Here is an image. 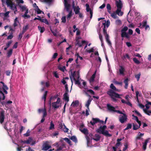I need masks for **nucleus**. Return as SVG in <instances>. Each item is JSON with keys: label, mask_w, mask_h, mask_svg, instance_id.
Returning <instances> with one entry per match:
<instances>
[{"label": "nucleus", "mask_w": 151, "mask_h": 151, "mask_svg": "<svg viewBox=\"0 0 151 151\" xmlns=\"http://www.w3.org/2000/svg\"><path fill=\"white\" fill-rule=\"evenodd\" d=\"M1 83L2 84L0 85V106H2L4 105L6 106L7 105L12 104V102L10 100L6 102L3 101L5 99L4 94H6L8 93L7 90L9 89V88L4 82Z\"/></svg>", "instance_id": "obj_1"}, {"label": "nucleus", "mask_w": 151, "mask_h": 151, "mask_svg": "<svg viewBox=\"0 0 151 151\" xmlns=\"http://www.w3.org/2000/svg\"><path fill=\"white\" fill-rule=\"evenodd\" d=\"M106 106L108 110L110 112H116L118 113L123 115H120L119 116V121L121 123H123L127 121V116L126 114L123 113L119 110H116L115 107L109 104H107Z\"/></svg>", "instance_id": "obj_2"}, {"label": "nucleus", "mask_w": 151, "mask_h": 151, "mask_svg": "<svg viewBox=\"0 0 151 151\" xmlns=\"http://www.w3.org/2000/svg\"><path fill=\"white\" fill-rule=\"evenodd\" d=\"M111 88L109 89L107 92V94L111 97L112 100L114 101H116L117 99L116 98L122 99L120 96L119 94L116 93L114 91H118V89H117L113 84L111 83L110 86Z\"/></svg>", "instance_id": "obj_3"}, {"label": "nucleus", "mask_w": 151, "mask_h": 151, "mask_svg": "<svg viewBox=\"0 0 151 151\" xmlns=\"http://www.w3.org/2000/svg\"><path fill=\"white\" fill-rule=\"evenodd\" d=\"M106 125H103V126H100L99 128L96 130V132L100 134H103L106 136H108L111 137V135L109 134L108 132L106 130L105 131V129L106 128Z\"/></svg>", "instance_id": "obj_4"}, {"label": "nucleus", "mask_w": 151, "mask_h": 151, "mask_svg": "<svg viewBox=\"0 0 151 151\" xmlns=\"http://www.w3.org/2000/svg\"><path fill=\"white\" fill-rule=\"evenodd\" d=\"M13 0H6V3L7 6L10 7L11 9L14 11V13L17 11V7L15 6V3L13 2Z\"/></svg>", "instance_id": "obj_5"}, {"label": "nucleus", "mask_w": 151, "mask_h": 151, "mask_svg": "<svg viewBox=\"0 0 151 151\" xmlns=\"http://www.w3.org/2000/svg\"><path fill=\"white\" fill-rule=\"evenodd\" d=\"M128 28L127 26H124L121 30V36L122 38V40H123V38L125 37L127 39H129V35L128 33L126 32V31L127 30Z\"/></svg>", "instance_id": "obj_6"}, {"label": "nucleus", "mask_w": 151, "mask_h": 151, "mask_svg": "<svg viewBox=\"0 0 151 151\" xmlns=\"http://www.w3.org/2000/svg\"><path fill=\"white\" fill-rule=\"evenodd\" d=\"M111 16L114 19H116L119 18L117 16V14L119 16H122L123 14V12H120L119 10H116L115 12H113V13L110 14Z\"/></svg>", "instance_id": "obj_7"}, {"label": "nucleus", "mask_w": 151, "mask_h": 151, "mask_svg": "<svg viewBox=\"0 0 151 151\" xmlns=\"http://www.w3.org/2000/svg\"><path fill=\"white\" fill-rule=\"evenodd\" d=\"M83 91L85 92V94L86 95H87L89 97H90L89 99H88V100L87 101L86 104V105H85L88 108V109L89 110V106L91 104V101L93 100V99L92 98H91V96H90V95H89V94H88V93H87V92H86L85 91L83 90Z\"/></svg>", "instance_id": "obj_8"}, {"label": "nucleus", "mask_w": 151, "mask_h": 151, "mask_svg": "<svg viewBox=\"0 0 151 151\" xmlns=\"http://www.w3.org/2000/svg\"><path fill=\"white\" fill-rule=\"evenodd\" d=\"M116 4L117 7V10H119L120 12H122L121 9L122 6V1L120 0H119V1H116Z\"/></svg>", "instance_id": "obj_9"}, {"label": "nucleus", "mask_w": 151, "mask_h": 151, "mask_svg": "<svg viewBox=\"0 0 151 151\" xmlns=\"http://www.w3.org/2000/svg\"><path fill=\"white\" fill-rule=\"evenodd\" d=\"M51 148V146L50 145L47 143H45L43 144L42 150L44 151H47Z\"/></svg>", "instance_id": "obj_10"}, {"label": "nucleus", "mask_w": 151, "mask_h": 151, "mask_svg": "<svg viewBox=\"0 0 151 151\" xmlns=\"http://www.w3.org/2000/svg\"><path fill=\"white\" fill-rule=\"evenodd\" d=\"M4 111H2L1 112L0 114V122L1 124H2L5 118V116L4 115Z\"/></svg>", "instance_id": "obj_11"}, {"label": "nucleus", "mask_w": 151, "mask_h": 151, "mask_svg": "<svg viewBox=\"0 0 151 151\" xmlns=\"http://www.w3.org/2000/svg\"><path fill=\"white\" fill-rule=\"evenodd\" d=\"M99 122V119L98 118H93L92 119V121H91L90 123L92 126H94L95 124Z\"/></svg>", "instance_id": "obj_12"}, {"label": "nucleus", "mask_w": 151, "mask_h": 151, "mask_svg": "<svg viewBox=\"0 0 151 151\" xmlns=\"http://www.w3.org/2000/svg\"><path fill=\"white\" fill-rule=\"evenodd\" d=\"M62 127H64V130L65 132H68V129L66 127L64 124L60 123L59 124V128L61 129V128H62Z\"/></svg>", "instance_id": "obj_13"}, {"label": "nucleus", "mask_w": 151, "mask_h": 151, "mask_svg": "<svg viewBox=\"0 0 151 151\" xmlns=\"http://www.w3.org/2000/svg\"><path fill=\"white\" fill-rule=\"evenodd\" d=\"M65 7L67 12H68L70 7V4L68 3L67 0H64Z\"/></svg>", "instance_id": "obj_14"}, {"label": "nucleus", "mask_w": 151, "mask_h": 151, "mask_svg": "<svg viewBox=\"0 0 151 151\" xmlns=\"http://www.w3.org/2000/svg\"><path fill=\"white\" fill-rule=\"evenodd\" d=\"M150 139L148 138L145 140V142L143 143V149L144 150H145L146 149L147 143L149 142Z\"/></svg>", "instance_id": "obj_15"}, {"label": "nucleus", "mask_w": 151, "mask_h": 151, "mask_svg": "<svg viewBox=\"0 0 151 151\" xmlns=\"http://www.w3.org/2000/svg\"><path fill=\"white\" fill-rule=\"evenodd\" d=\"M73 9L75 14H77L79 13L80 8L78 6H77V7L73 8Z\"/></svg>", "instance_id": "obj_16"}, {"label": "nucleus", "mask_w": 151, "mask_h": 151, "mask_svg": "<svg viewBox=\"0 0 151 151\" xmlns=\"http://www.w3.org/2000/svg\"><path fill=\"white\" fill-rule=\"evenodd\" d=\"M68 93H65L63 95V99L64 100L68 102L69 101V97L68 94Z\"/></svg>", "instance_id": "obj_17"}, {"label": "nucleus", "mask_w": 151, "mask_h": 151, "mask_svg": "<svg viewBox=\"0 0 151 151\" xmlns=\"http://www.w3.org/2000/svg\"><path fill=\"white\" fill-rule=\"evenodd\" d=\"M96 71L92 75V76L89 79V82L90 83L93 82L94 81V78L95 77L96 75Z\"/></svg>", "instance_id": "obj_18"}, {"label": "nucleus", "mask_w": 151, "mask_h": 151, "mask_svg": "<svg viewBox=\"0 0 151 151\" xmlns=\"http://www.w3.org/2000/svg\"><path fill=\"white\" fill-rule=\"evenodd\" d=\"M103 24L104 25V27L103 28V33L105 36V37H106V35H109L107 33L106 30V23H103Z\"/></svg>", "instance_id": "obj_19"}, {"label": "nucleus", "mask_w": 151, "mask_h": 151, "mask_svg": "<svg viewBox=\"0 0 151 151\" xmlns=\"http://www.w3.org/2000/svg\"><path fill=\"white\" fill-rule=\"evenodd\" d=\"M25 11L26 12H25L24 14L22 15V17L24 18H25L26 17L27 18H30V16L27 14L28 12V9H27Z\"/></svg>", "instance_id": "obj_20"}, {"label": "nucleus", "mask_w": 151, "mask_h": 151, "mask_svg": "<svg viewBox=\"0 0 151 151\" xmlns=\"http://www.w3.org/2000/svg\"><path fill=\"white\" fill-rule=\"evenodd\" d=\"M95 138H93L94 140L96 141H98L100 140L101 137L99 134H95Z\"/></svg>", "instance_id": "obj_21"}, {"label": "nucleus", "mask_w": 151, "mask_h": 151, "mask_svg": "<svg viewBox=\"0 0 151 151\" xmlns=\"http://www.w3.org/2000/svg\"><path fill=\"white\" fill-rule=\"evenodd\" d=\"M120 68L119 69V72L122 75H124V73L125 70L124 68L122 66H120Z\"/></svg>", "instance_id": "obj_22"}, {"label": "nucleus", "mask_w": 151, "mask_h": 151, "mask_svg": "<svg viewBox=\"0 0 151 151\" xmlns=\"http://www.w3.org/2000/svg\"><path fill=\"white\" fill-rule=\"evenodd\" d=\"M129 81V79L128 78H127L126 79H125L124 81V83L125 84V85L124 86V88L125 89H127V88L128 85V82Z\"/></svg>", "instance_id": "obj_23"}, {"label": "nucleus", "mask_w": 151, "mask_h": 151, "mask_svg": "<svg viewBox=\"0 0 151 151\" xmlns=\"http://www.w3.org/2000/svg\"><path fill=\"white\" fill-rule=\"evenodd\" d=\"M52 107L54 109H58L59 107V105L56 104L55 102H53L52 104Z\"/></svg>", "instance_id": "obj_24"}, {"label": "nucleus", "mask_w": 151, "mask_h": 151, "mask_svg": "<svg viewBox=\"0 0 151 151\" xmlns=\"http://www.w3.org/2000/svg\"><path fill=\"white\" fill-rule=\"evenodd\" d=\"M80 37H77L76 39V42H77L76 45H77L79 47H81L82 46V43L81 44L80 43V41L79 40V39H80Z\"/></svg>", "instance_id": "obj_25"}, {"label": "nucleus", "mask_w": 151, "mask_h": 151, "mask_svg": "<svg viewBox=\"0 0 151 151\" xmlns=\"http://www.w3.org/2000/svg\"><path fill=\"white\" fill-rule=\"evenodd\" d=\"M80 130L82 133H84L86 135H87L88 134V130L86 128H84L82 130L80 129Z\"/></svg>", "instance_id": "obj_26"}, {"label": "nucleus", "mask_w": 151, "mask_h": 151, "mask_svg": "<svg viewBox=\"0 0 151 151\" xmlns=\"http://www.w3.org/2000/svg\"><path fill=\"white\" fill-rule=\"evenodd\" d=\"M106 8L108 13L109 14H111V7L109 4H107L106 5Z\"/></svg>", "instance_id": "obj_27"}, {"label": "nucleus", "mask_w": 151, "mask_h": 151, "mask_svg": "<svg viewBox=\"0 0 151 151\" xmlns=\"http://www.w3.org/2000/svg\"><path fill=\"white\" fill-rule=\"evenodd\" d=\"M28 29V25H26L25 26H24L23 27L22 33L24 34Z\"/></svg>", "instance_id": "obj_28"}, {"label": "nucleus", "mask_w": 151, "mask_h": 151, "mask_svg": "<svg viewBox=\"0 0 151 151\" xmlns=\"http://www.w3.org/2000/svg\"><path fill=\"white\" fill-rule=\"evenodd\" d=\"M70 139L76 143H77L78 142L77 138L75 136H73L71 137Z\"/></svg>", "instance_id": "obj_29"}, {"label": "nucleus", "mask_w": 151, "mask_h": 151, "mask_svg": "<svg viewBox=\"0 0 151 151\" xmlns=\"http://www.w3.org/2000/svg\"><path fill=\"white\" fill-rule=\"evenodd\" d=\"M38 29L40 31L41 33H42L45 31V28L44 27H41L38 26Z\"/></svg>", "instance_id": "obj_30"}, {"label": "nucleus", "mask_w": 151, "mask_h": 151, "mask_svg": "<svg viewBox=\"0 0 151 151\" xmlns=\"http://www.w3.org/2000/svg\"><path fill=\"white\" fill-rule=\"evenodd\" d=\"M55 129V125L52 121L50 122V126L49 127V130H52Z\"/></svg>", "instance_id": "obj_31"}, {"label": "nucleus", "mask_w": 151, "mask_h": 151, "mask_svg": "<svg viewBox=\"0 0 151 151\" xmlns=\"http://www.w3.org/2000/svg\"><path fill=\"white\" fill-rule=\"evenodd\" d=\"M13 52V50L12 49H10L7 53V57H9L12 55Z\"/></svg>", "instance_id": "obj_32"}, {"label": "nucleus", "mask_w": 151, "mask_h": 151, "mask_svg": "<svg viewBox=\"0 0 151 151\" xmlns=\"http://www.w3.org/2000/svg\"><path fill=\"white\" fill-rule=\"evenodd\" d=\"M115 24L117 25H120L122 24V22L121 20L117 19L115 21Z\"/></svg>", "instance_id": "obj_33"}, {"label": "nucleus", "mask_w": 151, "mask_h": 151, "mask_svg": "<svg viewBox=\"0 0 151 151\" xmlns=\"http://www.w3.org/2000/svg\"><path fill=\"white\" fill-rule=\"evenodd\" d=\"M133 60L134 63L137 64H139L140 63V62L137 60L136 58H133Z\"/></svg>", "instance_id": "obj_34"}, {"label": "nucleus", "mask_w": 151, "mask_h": 151, "mask_svg": "<svg viewBox=\"0 0 151 151\" xmlns=\"http://www.w3.org/2000/svg\"><path fill=\"white\" fill-rule=\"evenodd\" d=\"M140 128L139 126H138L137 124H133V129L134 130H137Z\"/></svg>", "instance_id": "obj_35"}, {"label": "nucleus", "mask_w": 151, "mask_h": 151, "mask_svg": "<svg viewBox=\"0 0 151 151\" xmlns=\"http://www.w3.org/2000/svg\"><path fill=\"white\" fill-rule=\"evenodd\" d=\"M47 91H46L45 92V93L44 94V95H43V96H42V99H44V102H45V100H46V96H47Z\"/></svg>", "instance_id": "obj_36"}, {"label": "nucleus", "mask_w": 151, "mask_h": 151, "mask_svg": "<svg viewBox=\"0 0 151 151\" xmlns=\"http://www.w3.org/2000/svg\"><path fill=\"white\" fill-rule=\"evenodd\" d=\"M143 111L145 112V113L149 116H150V113H151V111L150 110H148L147 109H143Z\"/></svg>", "instance_id": "obj_37"}, {"label": "nucleus", "mask_w": 151, "mask_h": 151, "mask_svg": "<svg viewBox=\"0 0 151 151\" xmlns=\"http://www.w3.org/2000/svg\"><path fill=\"white\" fill-rule=\"evenodd\" d=\"M79 104V101L78 100L75 101H73L72 104V105L73 106H75L77 105H78Z\"/></svg>", "instance_id": "obj_38"}, {"label": "nucleus", "mask_w": 151, "mask_h": 151, "mask_svg": "<svg viewBox=\"0 0 151 151\" xmlns=\"http://www.w3.org/2000/svg\"><path fill=\"white\" fill-rule=\"evenodd\" d=\"M132 127V124L130 123H129L127 124V127L124 129V130H126L128 129H131Z\"/></svg>", "instance_id": "obj_39"}, {"label": "nucleus", "mask_w": 151, "mask_h": 151, "mask_svg": "<svg viewBox=\"0 0 151 151\" xmlns=\"http://www.w3.org/2000/svg\"><path fill=\"white\" fill-rule=\"evenodd\" d=\"M86 10L87 12H89L91 10V8H90L89 4H86Z\"/></svg>", "instance_id": "obj_40"}, {"label": "nucleus", "mask_w": 151, "mask_h": 151, "mask_svg": "<svg viewBox=\"0 0 151 151\" xmlns=\"http://www.w3.org/2000/svg\"><path fill=\"white\" fill-rule=\"evenodd\" d=\"M41 22H43L45 23L46 24H49V22L46 19H42V20H41Z\"/></svg>", "instance_id": "obj_41"}, {"label": "nucleus", "mask_w": 151, "mask_h": 151, "mask_svg": "<svg viewBox=\"0 0 151 151\" xmlns=\"http://www.w3.org/2000/svg\"><path fill=\"white\" fill-rule=\"evenodd\" d=\"M72 10L70 11H69V13L67 16V19H70V17H71L72 15Z\"/></svg>", "instance_id": "obj_42"}, {"label": "nucleus", "mask_w": 151, "mask_h": 151, "mask_svg": "<svg viewBox=\"0 0 151 151\" xmlns=\"http://www.w3.org/2000/svg\"><path fill=\"white\" fill-rule=\"evenodd\" d=\"M81 43H82V45L84 44H86V45L84 47V49H85L87 47V45L88 44V42H87L84 40H82L81 42Z\"/></svg>", "instance_id": "obj_43"}, {"label": "nucleus", "mask_w": 151, "mask_h": 151, "mask_svg": "<svg viewBox=\"0 0 151 151\" xmlns=\"http://www.w3.org/2000/svg\"><path fill=\"white\" fill-rule=\"evenodd\" d=\"M19 6L20 7L22 12H23L24 11L26 10L27 9V7L26 6Z\"/></svg>", "instance_id": "obj_44"}, {"label": "nucleus", "mask_w": 151, "mask_h": 151, "mask_svg": "<svg viewBox=\"0 0 151 151\" xmlns=\"http://www.w3.org/2000/svg\"><path fill=\"white\" fill-rule=\"evenodd\" d=\"M32 139L31 137H29V138L27 140V144H29L31 143V142L32 141Z\"/></svg>", "instance_id": "obj_45"}, {"label": "nucleus", "mask_w": 151, "mask_h": 151, "mask_svg": "<svg viewBox=\"0 0 151 151\" xmlns=\"http://www.w3.org/2000/svg\"><path fill=\"white\" fill-rule=\"evenodd\" d=\"M141 74L140 73H139V74L135 75V77L137 79V81H139V79L140 78V76Z\"/></svg>", "instance_id": "obj_46"}, {"label": "nucleus", "mask_w": 151, "mask_h": 151, "mask_svg": "<svg viewBox=\"0 0 151 151\" xmlns=\"http://www.w3.org/2000/svg\"><path fill=\"white\" fill-rule=\"evenodd\" d=\"M30 131L29 129L28 130L27 132L24 134V135L25 137H28L30 135Z\"/></svg>", "instance_id": "obj_47"}, {"label": "nucleus", "mask_w": 151, "mask_h": 151, "mask_svg": "<svg viewBox=\"0 0 151 151\" xmlns=\"http://www.w3.org/2000/svg\"><path fill=\"white\" fill-rule=\"evenodd\" d=\"M65 93H68L69 92L68 88V85L67 84H66L65 85Z\"/></svg>", "instance_id": "obj_48"}, {"label": "nucleus", "mask_w": 151, "mask_h": 151, "mask_svg": "<svg viewBox=\"0 0 151 151\" xmlns=\"http://www.w3.org/2000/svg\"><path fill=\"white\" fill-rule=\"evenodd\" d=\"M43 115L42 117L44 118L47 115V113L46 110L45 109H44L43 111Z\"/></svg>", "instance_id": "obj_49"}, {"label": "nucleus", "mask_w": 151, "mask_h": 151, "mask_svg": "<svg viewBox=\"0 0 151 151\" xmlns=\"http://www.w3.org/2000/svg\"><path fill=\"white\" fill-rule=\"evenodd\" d=\"M135 93L136 94V97L137 98V101L138 102V103H139V101L138 98V95L139 94V91H136Z\"/></svg>", "instance_id": "obj_50"}, {"label": "nucleus", "mask_w": 151, "mask_h": 151, "mask_svg": "<svg viewBox=\"0 0 151 151\" xmlns=\"http://www.w3.org/2000/svg\"><path fill=\"white\" fill-rule=\"evenodd\" d=\"M17 3L18 4H23L24 1L23 0H15Z\"/></svg>", "instance_id": "obj_51"}, {"label": "nucleus", "mask_w": 151, "mask_h": 151, "mask_svg": "<svg viewBox=\"0 0 151 151\" xmlns=\"http://www.w3.org/2000/svg\"><path fill=\"white\" fill-rule=\"evenodd\" d=\"M62 22L63 23H65L66 22V17L65 16L63 17L61 19Z\"/></svg>", "instance_id": "obj_52"}, {"label": "nucleus", "mask_w": 151, "mask_h": 151, "mask_svg": "<svg viewBox=\"0 0 151 151\" xmlns=\"http://www.w3.org/2000/svg\"><path fill=\"white\" fill-rule=\"evenodd\" d=\"M74 80L75 81V83L76 84H78V85L80 84L81 83L79 80H76V79L74 78Z\"/></svg>", "instance_id": "obj_53"}, {"label": "nucleus", "mask_w": 151, "mask_h": 151, "mask_svg": "<svg viewBox=\"0 0 151 151\" xmlns=\"http://www.w3.org/2000/svg\"><path fill=\"white\" fill-rule=\"evenodd\" d=\"M142 27H144L146 26L147 25V22L146 21H143L142 22Z\"/></svg>", "instance_id": "obj_54"}, {"label": "nucleus", "mask_w": 151, "mask_h": 151, "mask_svg": "<svg viewBox=\"0 0 151 151\" xmlns=\"http://www.w3.org/2000/svg\"><path fill=\"white\" fill-rule=\"evenodd\" d=\"M87 91L88 92H89L91 94H92L93 95H94L95 94L94 92L91 89L88 90Z\"/></svg>", "instance_id": "obj_55"}, {"label": "nucleus", "mask_w": 151, "mask_h": 151, "mask_svg": "<svg viewBox=\"0 0 151 151\" xmlns=\"http://www.w3.org/2000/svg\"><path fill=\"white\" fill-rule=\"evenodd\" d=\"M64 140L67 142L68 144H70L71 142V141L68 138L66 137L64 138Z\"/></svg>", "instance_id": "obj_56"}, {"label": "nucleus", "mask_w": 151, "mask_h": 151, "mask_svg": "<svg viewBox=\"0 0 151 151\" xmlns=\"http://www.w3.org/2000/svg\"><path fill=\"white\" fill-rule=\"evenodd\" d=\"M57 29H55L54 31L52 32V33L53 34V35L55 36H57Z\"/></svg>", "instance_id": "obj_57"}, {"label": "nucleus", "mask_w": 151, "mask_h": 151, "mask_svg": "<svg viewBox=\"0 0 151 151\" xmlns=\"http://www.w3.org/2000/svg\"><path fill=\"white\" fill-rule=\"evenodd\" d=\"M36 11L37 13L38 14H40L42 13H44L39 8H38V9H37Z\"/></svg>", "instance_id": "obj_58"}, {"label": "nucleus", "mask_w": 151, "mask_h": 151, "mask_svg": "<svg viewBox=\"0 0 151 151\" xmlns=\"http://www.w3.org/2000/svg\"><path fill=\"white\" fill-rule=\"evenodd\" d=\"M9 12L8 11L6 12L5 13H3V14L4 16L5 17L9 16Z\"/></svg>", "instance_id": "obj_59"}, {"label": "nucleus", "mask_w": 151, "mask_h": 151, "mask_svg": "<svg viewBox=\"0 0 151 151\" xmlns=\"http://www.w3.org/2000/svg\"><path fill=\"white\" fill-rule=\"evenodd\" d=\"M87 52L89 53L92 52H94V49L93 48H91L90 50H87Z\"/></svg>", "instance_id": "obj_60"}, {"label": "nucleus", "mask_w": 151, "mask_h": 151, "mask_svg": "<svg viewBox=\"0 0 151 151\" xmlns=\"http://www.w3.org/2000/svg\"><path fill=\"white\" fill-rule=\"evenodd\" d=\"M124 147L123 149V151H125L128 148V145L126 143L124 144Z\"/></svg>", "instance_id": "obj_61"}, {"label": "nucleus", "mask_w": 151, "mask_h": 151, "mask_svg": "<svg viewBox=\"0 0 151 151\" xmlns=\"http://www.w3.org/2000/svg\"><path fill=\"white\" fill-rule=\"evenodd\" d=\"M65 66H63V67H60L59 68V69L62 71L63 72H64V69H65Z\"/></svg>", "instance_id": "obj_62"}, {"label": "nucleus", "mask_w": 151, "mask_h": 151, "mask_svg": "<svg viewBox=\"0 0 151 151\" xmlns=\"http://www.w3.org/2000/svg\"><path fill=\"white\" fill-rule=\"evenodd\" d=\"M99 38L101 42L103 41V40L102 36V35L99 33Z\"/></svg>", "instance_id": "obj_63"}, {"label": "nucleus", "mask_w": 151, "mask_h": 151, "mask_svg": "<svg viewBox=\"0 0 151 151\" xmlns=\"http://www.w3.org/2000/svg\"><path fill=\"white\" fill-rule=\"evenodd\" d=\"M23 34L22 33V32L20 33L19 34V35L18 38L19 40H21L22 39V37Z\"/></svg>", "instance_id": "obj_64"}]
</instances>
